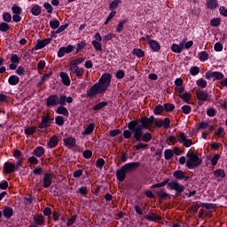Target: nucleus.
<instances>
[{"label": "nucleus", "instance_id": "53", "mask_svg": "<svg viewBox=\"0 0 227 227\" xmlns=\"http://www.w3.org/2000/svg\"><path fill=\"white\" fill-rule=\"evenodd\" d=\"M190 74L192 76L198 75L200 74V67L198 66H193L190 68Z\"/></svg>", "mask_w": 227, "mask_h": 227}, {"label": "nucleus", "instance_id": "12", "mask_svg": "<svg viewBox=\"0 0 227 227\" xmlns=\"http://www.w3.org/2000/svg\"><path fill=\"white\" fill-rule=\"evenodd\" d=\"M173 176L176 178L174 182H178V180H184V182H188V180H191V176H185V172L183 170H176L173 173Z\"/></svg>", "mask_w": 227, "mask_h": 227}, {"label": "nucleus", "instance_id": "58", "mask_svg": "<svg viewBox=\"0 0 227 227\" xmlns=\"http://www.w3.org/2000/svg\"><path fill=\"white\" fill-rule=\"evenodd\" d=\"M34 198L33 195H28V197H24L23 198V201H24V205H31V203H33L34 201Z\"/></svg>", "mask_w": 227, "mask_h": 227}, {"label": "nucleus", "instance_id": "35", "mask_svg": "<svg viewBox=\"0 0 227 227\" xmlns=\"http://www.w3.org/2000/svg\"><path fill=\"white\" fill-rule=\"evenodd\" d=\"M88 43H86V41H82L79 42L78 43H76V51H75V54H79V52H81V51H82V49H86Z\"/></svg>", "mask_w": 227, "mask_h": 227}, {"label": "nucleus", "instance_id": "63", "mask_svg": "<svg viewBox=\"0 0 227 227\" xmlns=\"http://www.w3.org/2000/svg\"><path fill=\"white\" fill-rule=\"evenodd\" d=\"M116 79H123L125 77V71L119 69L115 74Z\"/></svg>", "mask_w": 227, "mask_h": 227}, {"label": "nucleus", "instance_id": "24", "mask_svg": "<svg viewBox=\"0 0 227 227\" xmlns=\"http://www.w3.org/2000/svg\"><path fill=\"white\" fill-rule=\"evenodd\" d=\"M156 194L158 198H160V200H169L171 198L164 188H161L160 191H158Z\"/></svg>", "mask_w": 227, "mask_h": 227}, {"label": "nucleus", "instance_id": "20", "mask_svg": "<svg viewBox=\"0 0 227 227\" xmlns=\"http://www.w3.org/2000/svg\"><path fill=\"white\" fill-rule=\"evenodd\" d=\"M33 155H35V157H38L39 159L41 157H43V155H45V148L40 145L36 146L33 151Z\"/></svg>", "mask_w": 227, "mask_h": 227}, {"label": "nucleus", "instance_id": "30", "mask_svg": "<svg viewBox=\"0 0 227 227\" xmlns=\"http://www.w3.org/2000/svg\"><path fill=\"white\" fill-rule=\"evenodd\" d=\"M172 52H176V54H180L182 51H184V44L178 45L176 43H173L170 47Z\"/></svg>", "mask_w": 227, "mask_h": 227}, {"label": "nucleus", "instance_id": "16", "mask_svg": "<svg viewBox=\"0 0 227 227\" xmlns=\"http://www.w3.org/2000/svg\"><path fill=\"white\" fill-rule=\"evenodd\" d=\"M64 146H67V148H75L77 141L75 140V137H68L66 138H63Z\"/></svg>", "mask_w": 227, "mask_h": 227}, {"label": "nucleus", "instance_id": "61", "mask_svg": "<svg viewBox=\"0 0 227 227\" xmlns=\"http://www.w3.org/2000/svg\"><path fill=\"white\" fill-rule=\"evenodd\" d=\"M50 27H51V29H58V27H59V20H51Z\"/></svg>", "mask_w": 227, "mask_h": 227}, {"label": "nucleus", "instance_id": "56", "mask_svg": "<svg viewBox=\"0 0 227 227\" xmlns=\"http://www.w3.org/2000/svg\"><path fill=\"white\" fill-rule=\"evenodd\" d=\"M91 44L93 45L96 51H102V43H100L98 41L93 40L91 42Z\"/></svg>", "mask_w": 227, "mask_h": 227}, {"label": "nucleus", "instance_id": "5", "mask_svg": "<svg viewBox=\"0 0 227 227\" xmlns=\"http://www.w3.org/2000/svg\"><path fill=\"white\" fill-rule=\"evenodd\" d=\"M52 178H54V173H52V172L44 173L43 175V181L42 180L35 181V187H41V185L43 184V187H44V189H49V187H51V185H52Z\"/></svg>", "mask_w": 227, "mask_h": 227}, {"label": "nucleus", "instance_id": "13", "mask_svg": "<svg viewBox=\"0 0 227 227\" xmlns=\"http://www.w3.org/2000/svg\"><path fill=\"white\" fill-rule=\"evenodd\" d=\"M52 42V38H46L43 40H37V43L34 47V51H40L41 49H43V47H47L49 43Z\"/></svg>", "mask_w": 227, "mask_h": 227}, {"label": "nucleus", "instance_id": "48", "mask_svg": "<svg viewBox=\"0 0 227 227\" xmlns=\"http://www.w3.org/2000/svg\"><path fill=\"white\" fill-rule=\"evenodd\" d=\"M161 113H164V106L162 105H157L154 107L153 114L157 116L160 114Z\"/></svg>", "mask_w": 227, "mask_h": 227}, {"label": "nucleus", "instance_id": "3", "mask_svg": "<svg viewBox=\"0 0 227 227\" xmlns=\"http://www.w3.org/2000/svg\"><path fill=\"white\" fill-rule=\"evenodd\" d=\"M128 129L133 132V137L137 143H141L144 135L143 130H148V128L141 123L139 118L130 121L128 123Z\"/></svg>", "mask_w": 227, "mask_h": 227}, {"label": "nucleus", "instance_id": "27", "mask_svg": "<svg viewBox=\"0 0 227 227\" xmlns=\"http://www.w3.org/2000/svg\"><path fill=\"white\" fill-rule=\"evenodd\" d=\"M57 114H63V116L68 117L70 113L68 112V109L65 107L64 106H60L56 109Z\"/></svg>", "mask_w": 227, "mask_h": 227}, {"label": "nucleus", "instance_id": "43", "mask_svg": "<svg viewBox=\"0 0 227 227\" xmlns=\"http://www.w3.org/2000/svg\"><path fill=\"white\" fill-rule=\"evenodd\" d=\"M26 136H33L36 132V128L35 126L28 127L24 130Z\"/></svg>", "mask_w": 227, "mask_h": 227}, {"label": "nucleus", "instance_id": "39", "mask_svg": "<svg viewBox=\"0 0 227 227\" xmlns=\"http://www.w3.org/2000/svg\"><path fill=\"white\" fill-rule=\"evenodd\" d=\"M214 175L216 178H224L226 177V172L224 170L218 168L214 171Z\"/></svg>", "mask_w": 227, "mask_h": 227}, {"label": "nucleus", "instance_id": "21", "mask_svg": "<svg viewBox=\"0 0 227 227\" xmlns=\"http://www.w3.org/2000/svg\"><path fill=\"white\" fill-rule=\"evenodd\" d=\"M148 45L152 49L153 52H159V51H160V43L156 40L149 41Z\"/></svg>", "mask_w": 227, "mask_h": 227}, {"label": "nucleus", "instance_id": "8", "mask_svg": "<svg viewBox=\"0 0 227 227\" xmlns=\"http://www.w3.org/2000/svg\"><path fill=\"white\" fill-rule=\"evenodd\" d=\"M205 77L207 81H210V79H214V81H223L224 74L219 71H207L205 74Z\"/></svg>", "mask_w": 227, "mask_h": 227}, {"label": "nucleus", "instance_id": "45", "mask_svg": "<svg viewBox=\"0 0 227 227\" xmlns=\"http://www.w3.org/2000/svg\"><path fill=\"white\" fill-rule=\"evenodd\" d=\"M107 106V101H103L93 106V111H100L104 107Z\"/></svg>", "mask_w": 227, "mask_h": 227}, {"label": "nucleus", "instance_id": "47", "mask_svg": "<svg viewBox=\"0 0 227 227\" xmlns=\"http://www.w3.org/2000/svg\"><path fill=\"white\" fill-rule=\"evenodd\" d=\"M55 123L59 127H63L65 125V119L63 118V116L58 115L55 118Z\"/></svg>", "mask_w": 227, "mask_h": 227}, {"label": "nucleus", "instance_id": "54", "mask_svg": "<svg viewBox=\"0 0 227 227\" xmlns=\"http://www.w3.org/2000/svg\"><path fill=\"white\" fill-rule=\"evenodd\" d=\"M182 112L184 114H191V111H192V107L191 106L184 105L181 107Z\"/></svg>", "mask_w": 227, "mask_h": 227}, {"label": "nucleus", "instance_id": "26", "mask_svg": "<svg viewBox=\"0 0 227 227\" xmlns=\"http://www.w3.org/2000/svg\"><path fill=\"white\" fill-rule=\"evenodd\" d=\"M8 82L11 86H17V84L20 82V78L15 74H12L9 77Z\"/></svg>", "mask_w": 227, "mask_h": 227}, {"label": "nucleus", "instance_id": "19", "mask_svg": "<svg viewBox=\"0 0 227 227\" xmlns=\"http://www.w3.org/2000/svg\"><path fill=\"white\" fill-rule=\"evenodd\" d=\"M35 223L32 224H35V226H43L45 224V218L42 215H37L34 216Z\"/></svg>", "mask_w": 227, "mask_h": 227}, {"label": "nucleus", "instance_id": "29", "mask_svg": "<svg viewBox=\"0 0 227 227\" xmlns=\"http://www.w3.org/2000/svg\"><path fill=\"white\" fill-rule=\"evenodd\" d=\"M59 143V139H58L56 136H53L50 138V141L48 142V146L49 148H56Z\"/></svg>", "mask_w": 227, "mask_h": 227}, {"label": "nucleus", "instance_id": "41", "mask_svg": "<svg viewBox=\"0 0 227 227\" xmlns=\"http://www.w3.org/2000/svg\"><path fill=\"white\" fill-rule=\"evenodd\" d=\"M163 107H164L166 113H173V111H175V105H173L171 103H165L163 105Z\"/></svg>", "mask_w": 227, "mask_h": 227}, {"label": "nucleus", "instance_id": "33", "mask_svg": "<svg viewBox=\"0 0 227 227\" xmlns=\"http://www.w3.org/2000/svg\"><path fill=\"white\" fill-rule=\"evenodd\" d=\"M30 12H31L32 15H35V17H38V15H40L42 13V7L38 4H35L31 8Z\"/></svg>", "mask_w": 227, "mask_h": 227}, {"label": "nucleus", "instance_id": "25", "mask_svg": "<svg viewBox=\"0 0 227 227\" xmlns=\"http://www.w3.org/2000/svg\"><path fill=\"white\" fill-rule=\"evenodd\" d=\"M93 130H95V123H90L85 130L82 132V136H91L93 134Z\"/></svg>", "mask_w": 227, "mask_h": 227}, {"label": "nucleus", "instance_id": "22", "mask_svg": "<svg viewBox=\"0 0 227 227\" xmlns=\"http://www.w3.org/2000/svg\"><path fill=\"white\" fill-rule=\"evenodd\" d=\"M59 77L61 78L64 86H70V76L65 72H60Z\"/></svg>", "mask_w": 227, "mask_h": 227}, {"label": "nucleus", "instance_id": "62", "mask_svg": "<svg viewBox=\"0 0 227 227\" xmlns=\"http://www.w3.org/2000/svg\"><path fill=\"white\" fill-rule=\"evenodd\" d=\"M78 69L79 67L76 64H74V62H70L69 72H71V74H74Z\"/></svg>", "mask_w": 227, "mask_h": 227}, {"label": "nucleus", "instance_id": "34", "mask_svg": "<svg viewBox=\"0 0 227 227\" xmlns=\"http://www.w3.org/2000/svg\"><path fill=\"white\" fill-rule=\"evenodd\" d=\"M179 98L183 100V102H185V104H189L191 98H192V96L189 92H184L181 95H179Z\"/></svg>", "mask_w": 227, "mask_h": 227}, {"label": "nucleus", "instance_id": "2", "mask_svg": "<svg viewBox=\"0 0 227 227\" xmlns=\"http://www.w3.org/2000/svg\"><path fill=\"white\" fill-rule=\"evenodd\" d=\"M167 185V189L168 191H175L176 192V196L178 198L179 196H182V193L184 191H185V186L184 184H180L178 181H170L169 178L165 179L161 183H158L155 184H153L151 186V189H156L157 187H164Z\"/></svg>", "mask_w": 227, "mask_h": 227}, {"label": "nucleus", "instance_id": "55", "mask_svg": "<svg viewBox=\"0 0 227 227\" xmlns=\"http://www.w3.org/2000/svg\"><path fill=\"white\" fill-rule=\"evenodd\" d=\"M32 173H33V175H37V176L43 175V168L40 167V166H37L34 168Z\"/></svg>", "mask_w": 227, "mask_h": 227}, {"label": "nucleus", "instance_id": "32", "mask_svg": "<svg viewBox=\"0 0 227 227\" xmlns=\"http://www.w3.org/2000/svg\"><path fill=\"white\" fill-rule=\"evenodd\" d=\"M123 0H114L109 4V10L114 11L116 10L122 3Z\"/></svg>", "mask_w": 227, "mask_h": 227}, {"label": "nucleus", "instance_id": "15", "mask_svg": "<svg viewBox=\"0 0 227 227\" xmlns=\"http://www.w3.org/2000/svg\"><path fill=\"white\" fill-rule=\"evenodd\" d=\"M127 173L129 172L126 170L125 167L122 166L116 171L115 176L119 182H123L127 178Z\"/></svg>", "mask_w": 227, "mask_h": 227}, {"label": "nucleus", "instance_id": "4", "mask_svg": "<svg viewBox=\"0 0 227 227\" xmlns=\"http://www.w3.org/2000/svg\"><path fill=\"white\" fill-rule=\"evenodd\" d=\"M186 157H188L186 160V168L188 169H196V168H200L203 164V160L196 153H187Z\"/></svg>", "mask_w": 227, "mask_h": 227}, {"label": "nucleus", "instance_id": "44", "mask_svg": "<svg viewBox=\"0 0 227 227\" xmlns=\"http://www.w3.org/2000/svg\"><path fill=\"white\" fill-rule=\"evenodd\" d=\"M210 26L212 27H219V26H221V18L212 19L210 21Z\"/></svg>", "mask_w": 227, "mask_h": 227}, {"label": "nucleus", "instance_id": "18", "mask_svg": "<svg viewBox=\"0 0 227 227\" xmlns=\"http://www.w3.org/2000/svg\"><path fill=\"white\" fill-rule=\"evenodd\" d=\"M145 217L147 221H152L153 223H157V221H162V216L153 212L148 213Z\"/></svg>", "mask_w": 227, "mask_h": 227}, {"label": "nucleus", "instance_id": "28", "mask_svg": "<svg viewBox=\"0 0 227 227\" xmlns=\"http://www.w3.org/2000/svg\"><path fill=\"white\" fill-rule=\"evenodd\" d=\"M53 74L54 73L52 71H50V72L44 74L42 76L41 81L39 82V85L42 86V85L45 84V81H49V79H51V77H52Z\"/></svg>", "mask_w": 227, "mask_h": 227}, {"label": "nucleus", "instance_id": "51", "mask_svg": "<svg viewBox=\"0 0 227 227\" xmlns=\"http://www.w3.org/2000/svg\"><path fill=\"white\" fill-rule=\"evenodd\" d=\"M12 11L14 13V15H20L22 13V8L17 4H13L12 7Z\"/></svg>", "mask_w": 227, "mask_h": 227}, {"label": "nucleus", "instance_id": "49", "mask_svg": "<svg viewBox=\"0 0 227 227\" xmlns=\"http://www.w3.org/2000/svg\"><path fill=\"white\" fill-rule=\"evenodd\" d=\"M17 75H20V77H24L26 75V68L22 66H19L16 69Z\"/></svg>", "mask_w": 227, "mask_h": 227}, {"label": "nucleus", "instance_id": "64", "mask_svg": "<svg viewBox=\"0 0 227 227\" xmlns=\"http://www.w3.org/2000/svg\"><path fill=\"white\" fill-rule=\"evenodd\" d=\"M197 86L200 88H205L207 86V81L203 78H200L197 81Z\"/></svg>", "mask_w": 227, "mask_h": 227}, {"label": "nucleus", "instance_id": "36", "mask_svg": "<svg viewBox=\"0 0 227 227\" xmlns=\"http://www.w3.org/2000/svg\"><path fill=\"white\" fill-rule=\"evenodd\" d=\"M127 22H129V20H121L117 25L116 31L121 33V31L125 29V24H127Z\"/></svg>", "mask_w": 227, "mask_h": 227}, {"label": "nucleus", "instance_id": "52", "mask_svg": "<svg viewBox=\"0 0 227 227\" xmlns=\"http://www.w3.org/2000/svg\"><path fill=\"white\" fill-rule=\"evenodd\" d=\"M0 31L2 33H6V31H10V25L6 22L0 23Z\"/></svg>", "mask_w": 227, "mask_h": 227}, {"label": "nucleus", "instance_id": "60", "mask_svg": "<svg viewBox=\"0 0 227 227\" xmlns=\"http://www.w3.org/2000/svg\"><path fill=\"white\" fill-rule=\"evenodd\" d=\"M11 62L12 63H16V64H20V58L19 57L18 54H12L11 56Z\"/></svg>", "mask_w": 227, "mask_h": 227}, {"label": "nucleus", "instance_id": "50", "mask_svg": "<svg viewBox=\"0 0 227 227\" xmlns=\"http://www.w3.org/2000/svg\"><path fill=\"white\" fill-rule=\"evenodd\" d=\"M198 56H199L200 61L208 60V53L207 51H200Z\"/></svg>", "mask_w": 227, "mask_h": 227}, {"label": "nucleus", "instance_id": "11", "mask_svg": "<svg viewBox=\"0 0 227 227\" xmlns=\"http://www.w3.org/2000/svg\"><path fill=\"white\" fill-rule=\"evenodd\" d=\"M74 49H75V46L72 44H68L67 47H60L58 51V58H63L65 54H70V52H74Z\"/></svg>", "mask_w": 227, "mask_h": 227}, {"label": "nucleus", "instance_id": "17", "mask_svg": "<svg viewBox=\"0 0 227 227\" xmlns=\"http://www.w3.org/2000/svg\"><path fill=\"white\" fill-rule=\"evenodd\" d=\"M4 169L7 175H12V173H15V171H17L15 164L8 161L4 164Z\"/></svg>", "mask_w": 227, "mask_h": 227}, {"label": "nucleus", "instance_id": "23", "mask_svg": "<svg viewBox=\"0 0 227 227\" xmlns=\"http://www.w3.org/2000/svg\"><path fill=\"white\" fill-rule=\"evenodd\" d=\"M3 215L5 217V219H10L11 217H13V208L6 206L3 209Z\"/></svg>", "mask_w": 227, "mask_h": 227}, {"label": "nucleus", "instance_id": "1", "mask_svg": "<svg viewBox=\"0 0 227 227\" xmlns=\"http://www.w3.org/2000/svg\"><path fill=\"white\" fill-rule=\"evenodd\" d=\"M111 79H113V75L111 74L104 73L98 81L87 90V97L90 98H95L97 95H104L109 89V86H111Z\"/></svg>", "mask_w": 227, "mask_h": 227}, {"label": "nucleus", "instance_id": "6", "mask_svg": "<svg viewBox=\"0 0 227 227\" xmlns=\"http://www.w3.org/2000/svg\"><path fill=\"white\" fill-rule=\"evenodd\" d=\"M54 123V117L51 116V112H47L44 116L42 117L41 122L39 123V129H49L51 125Z\"/></svg>", "mask_w": 227, "mask_h": 227}, {"label": "nucleus", "instance_id": "46", "mask_svg": "<svg viewBox=\"0 0 227 227\" xmlns=\"http://www.w3.org/2000/svg\"><path fill=\"white\" fill-rule=\"evenodd\" d=\"M106 166V160L103 158H98L96 161V168L98 169H102Z\"/></svg>", "mask_w": 227, "mask_h": 227}, {"label": "nucleus", "instance_id": "10", "mask_svg": "<svg viewBox=\"0 0 227 227\" xmlns=\"http://www.w3.org/2000/svg\"><path fill=\"white\" fill-rule=\"evenodd\" d=\"M56 106H59V97L56 94L48 97L46 99V107H56Z\"/></svg>", "mask_w": 227, "mask_h": 227}, {"label": "nucleus", "instance_id": "59", "mask_svg": "<svg viewBox=\"0 0 227 227\" xmlns=\"http://www.w3.org/2000/svg\"><path fill=\"white\" fill-rule=\"evenodd\" d=\"M219 159H221V154L217 153L213 156L211 159V164L212 166H217V162L219 161Z\"/></svg>", "mask_w": 227, "mask_h": 227}, {"label": "nucleus", "instance_id": "31", "mask_svg": "<svg viewBox=\"0 0 227 227\" xmlns=\"http://www.w3.org/2000/svg\"><path fill=\"white\" fill-rule=\"evenodd\" d=\"M200 207L206 208V210H215V208H217V204L202 202Z\"/></svg>", "mask_w": 227, "mask_h": 227}, {"label": "nucleus", "instance_id": "42", "mask_svg": "<svg viewBox=\"0 0 227 227\" xmlns=\"http://www.w3.org/2000/svg\"><path fill=\"white\" fill-rule=\"evenodd\" d=\"M141 141H144V143H150L152 141V133L145 132L144 135H142Z\"/></svg>", "mask_w": 227, "mask_h": 227}, {"label": "nucleus", "instance_id": "14", "mask_svg": "<svg viewBox=\"0 0 227 227\" xmlns=\"http://www.w3.org/2000/svg\"><path fill=\"white\" fill-rule=\"evenodd\" d=\"M126 171L128 173H132V171H136L138 168L141 167V162L136 161V162H129L123 165Z\"/></svg>", "mask_w": 227, "mask_h": 227}, {"label": "nucleus", "instance_id": "57", "mask_svg": "<svg viewBox=\"0 0 227 227\" xmlns=\"http://www.w3.org/2000/svg\"><path fill=\"white\" fill-rule=\"evenodd\" d=\"M3 20L7 23L12 22V14L10 12H4Z\"/></svg>", "mask_w": 227, "mask_h": 227}, {"label": "nucleus", "instance_id": "7", "mask_svg": "<svg viewBox=\"0 0 227 227\" xmlns=\"http://www.w3.org/2000/svg\"><path fill=\"white\" fill-rule=\"evenodd\" d=\"M138 120L140 121V123H142L144 126L148 128L149 132H153V129H153L152 125H153L157 121L155 120V116L153 115H151L150 117L143 116Z\"/></svg>", "mask_w": 227, "mask_h": 227}, {"label": "nucleus", "instance_id": "38", "mask_svg": "<svg viewBox=\"0 0 227 227\" xmlns=\"http://www.w3.org/2000/svg\"><path fill=\"white\" fill-rule=\"evenodd\" d=\"M132 54L137 58H145V51L139 48L133 49Z\"/></svg>", "mask_w": 227, "mask_h": 227}, {"label": "nucleus", "instance_id": "37", "mask_svg": "<svg viewBox=\"0 0 227 227\" xmlns=\"http://www.w3.org/2000/svg\"><path fill=\"white\" fill-rule=\"evenodd\" d=\"M218 4H217V0H207V8H208L209 10H215V8H217Z\"/></svg>", "mask_w": 227, "mask_h": 227}, {"label": "nucleus", "instance_id": "9", "mask_svg": "<svg viewBox=\"0 0 227 227\" xmlns=\"http://www.w3.org/2000/svg\"><path fill=\"white\" fill-rule=\"evenodd\" d=\"M197 100H199V105L203 106L205 102H210V96L208 92L201 90L196 92Z\"/></svg>", "mask_w": 227, "mask_h": 227}, {"label": "nucleus", "instance_id": "40", "mask_svg": "<svg viewBox=\"0 0 227 227\" xmlns=\"http://www.w3.org/2000/svg\"><path fill=\"white\" fill-rule=\"evenodd\" d=\"M174 155L175 154L173 153V150H171V149H166L164 151V156H165L166 160H170V159H173Z\"/></svg>", "mask_w": 227, "mask_h": 227}]
</instances>
